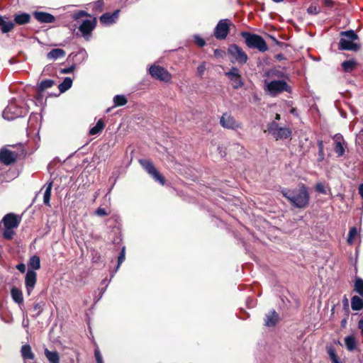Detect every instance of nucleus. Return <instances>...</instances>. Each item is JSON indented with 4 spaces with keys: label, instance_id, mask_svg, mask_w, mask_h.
<instances>
[{
    "label": "nucleus",
    "instance_id": "13d9d810",
    "mask_svg": "<svg viewBox=\"0 0 363 363\" xmlns=\"http://www.w3.org/2000/svg\"><path fill=\"white\" fill-rule=\"evenodd\" d=\"M358 191H359V195H360V196H361V197L363 199V183H362V184H361L359 186Z\"/></svg>",
    "mask_w": 363,
    "mask_h": 363
},
{
    "label": "nucleus",
    "instance_id": "bf43d9fd",
    "mask_svg": "<svg viewBox=\"0 0 363 363\" xmlns=\"http://www.w3.org/2000/svg\"><path fill=\"white\" fill-rule=\"evenodd\" d=\"M95 4H96V8L101 9L103 6V2H102V1L99 0V1H97Z\"/></svg>",
    "mask_w": 363,
    "mask_h": 363
},
{
    "label": "nucleus",
    "instance_id": "a18cd8bd",
    "mask_svg": "<svg viewBox=\"0 0 363 363\" xmlns=\"http://www.w3.org/2000/svg\"><path fill=\"white\" fill-rule=\"evenodd\" d=\"M206 70V62H202L197 67V72L200 77H201Z\"/></svg>",
    "mask_w": 363,
    "mask_h": 363
},
{
    "label": "nucleus",
    "instance_id": "c9c22d12",
    "mask_svg": "<svg viewBox=\"0 0 363 363\" xmlns=\"http://www.w3.org/2000/svg\"><path fill=\"white\" fill-rule=\"evenodd\" d=\"M128 101L123 95H116L113 98V103L115 106H122L127 104Z\"/></svg>",
    "mask_w": 363,
    "mask_h": 363
},
{
    "label": "nucleus",
    "instance_id": "423d86ee",
    "mask_svg": "<svg viewBox=\"0 0 363 363\" xmlns=\"http://www.w3.org/2000/svg\"><path fill=\"white\" fill-rule=\"evenodd\" d=\"M240 35L245 39V42L249 48L257 49L262 52L268 50L265 40L260 35L248 32H242Z\"/></svg>",
    "mask_w": 363,
    "mask_h": 363
},
{
    "label": "nucleus",
    "instance_id": "20e7f679",
    "mask_svg": "<svg viewBox=\"0 0 363 363\" xmlns=\"http://www.w3.org/2000/svg\"><path fill=\"white\" fill-rule=\"evenodd\" d=\"M340 40L338 49L340 50L357 51L359 45L354 41L358 39V35L353 30L340 32Z\"/></svg>",
    "mask_w": 363,
    "mask_h": 363
},
{
    "label": "nucleus",
    "instance_id": "412c9836",
    "mask_svg": "<svg viewBox=\"0 0 363 363\" xmlns=\"http://www.w3.org/2000/svg\"><path fill=\"white\" fill-rule=\"evenodd\" d=\"M279 318L278 314L274 310L271 311L266 315L265 325L267 327H273L277 323Z\"/></svg>",
    "mask_w": 363,
    "mask_h": 363
},
{
    "label": "nucleus",
    "instance_id": "5fc2aeb1",
    "mask_svg": "<svg viewBox=\"0 0 363 363\" xmlns=\"http://www.w3.org/2000/svg\"><path fill=\"white\" fill-rule=\"evenodd\" d=\"M308 13H318V11L316 9V7L310 6L308 9Z\"/></svg>",
    "mask_w": 363,
    "mask_h": 363
},
{
    "label": "nucleus",
    "instance_id": "a211bd4d",
    "mask_svg": "<svg viewBox=\"0 0 363 363\" xmlns=\"http://www.w3.org/2000/svg\"><path fill=\"white\" fill-rule=\"evenodd\" d=\"M272 135L277 140L286 139L291 135V130L289 128H279Z\"/></svg>",
    "mask_w": 363,
    "mask_h": 363
},
{
    "label": "nucleus",
    "instance_id": "9d476101",
    "mask_svg": "<svg viewBox=\"0 0 363 363\" xmlns=\"http://www.w3.org/2000/svg\"><path fill=\"white\" fill-rule=\"evenodd\" d=\"M140 163L145 171L150 174L156 182H159L162 185L164 184L165 180L164 177L156 169L152 162L147 160H140Z\"/></svg>",
    "mask_w": 363,
    "mask_h": 363
},
{
    "label": "nucleus",
    "instance_id": "7ed1b4c3",
    "mask_svg": "<svg viewBox=\"0 0 363 363\" xmlns=\"http://www.w3.org/2000/svg\"><path fill=\"white\" fill-rule=\"evenodd\" d=\"M21 221V217L13 213L6 214L1 220L5 228L2 233L3 238L11 240L15 235L14 229L18 227Z\"/></svg>",
    "mask_w": 363,
    "mask_h": 363
},
{
    "label": "nucleus",
    "instance_id": "338daca9",
    "mask_svg": "<svg viewBox=\"0 0 363 363\" xmlns=\"http://www.w3.org/2000/svg\"><path fill=\"white\" fill-rule=\"evenodd\" d=\"M320 155L321 157V160L323 158V151L322 150V152L319 151Z\"/></svg>",
    "mask_w": 363,
    "mask_h": 363
},
{
    "label": "nucleus",
    "instance_id": "58836bf2",
    "mask_svg": "<svg viewBox=\"0 0 363 363\" xmlns=\"http://www.w3.org/2000/svg\"><path fill=\"white\" fill-rule=\"evenodd\" d=\"M357 234H358V232H357V228L356 227L351 228L349 231V234H348L347 242L350 245L352 244L353 240L356 238Z\"/></svg>",
    "mask_w": 363,
    "mask_h": 363
},
{
    "label": "nucleus",
    "instance_id": "aec40b11",
    "mask_svg": "<svg viewBox=\"0 0 363 363\" xmlns=\"http://www.w3.org/2000/svg\"><path fill=\"white\" fill-rule=\"evenodd\" d=\"M11 296L13 301L18 303L19 306L22 305L23 303V296L22 291L15 286L12 287L11 289Z\"/></svg>",
    "mask_w": 363,
    "mask_h": 363
},
{
    "label": "nucleus",
    "instance_id": "69168bd1",
    "mask_svg": "<svg viewBox=\"0 0 363 363\" xmlns=\"http://www.w3.org/2000/svg\"><path fill=\"white\" fill-rule=\"evenodd\" d=\"M275 119L276 120H279L280 119V115L279 114H276V117H275Z\"/></svg>",
    "mask_w": 363,
    "mask_h": 363
},
{
    "label": "nucleus",
    "instance_id": "4be33fe9",
    "mask_svg": "<svg viewBox=\"0 0 363 363\" xmlns=\"http://www.w3.org/2000/svg\"><path fill=\"white\" fill-rule=\"evenodd\" d=\"M13 17L15 23L18 25H25L30 21V16L27 13H16Z\"/></svg>",
    "mask_w": 363,
    "mask_h": 363
},
{
    "label": "nucleus",
    "instance_id": "2eb2a0df",
    "mask_svg": "<svg viewBox=\"0 0 363 363\" xmlns=\"http://www.w3.org/2000/svg\"><path fill=\"white\" fill-rule=\"evenodd\" d=\"M119 10H116L112 13H105L99 18L100 23L104 26H111L116 22L119 16Z\"/></svg>",
    "mask_w": 363,
    "mask_h": 363
},
{
    "label": "nucleus",
    "instance_id": "052dcab7",
    "mask_svg": "<svg viewBox=\"0 0 363 363\" xmlns=\"http://www.w3.org/2000/svg\"><path fill=\"white\" fill-rule=\"evenodd\" d=\"M346 324H347V320L346 319L342 320V321H341V326L342 328H345Z\"/></svg>",
    "mask_w": 363,
    "mask_h": 363
},
{
    "label": "nucleus",
    "instance_id": "c03bdc74",
    "mask_svg": "<svg viewBox=\"0 0 363 363\" xmlns=\"http://www.w3.org/2000/svg\"><path fill=\"white\" fill-rule=\"evenodd\" d=\"M195 43L201 48L206 45L205 40L201 38L199 35H194V36Z\"/></svg>",
    "mask_w": 363,
    "mask_h": 363
},
{
    "label": "nucleus",
    "instance_id": "72a5a7b5",
    "mask_svg": "<svg viewBox=\"0 0 363 363\" xmlns=\"http://www.w3.org/2000/svg\"><path fill=\"white\" fill-rule=\"evenodd\" d=\"M104 128V123L101 119L99 120L96 124L89 130V134L94 135L99 134Z\"/></svg>",
    "mask_w": 363,
    "mask_h": 363
},
{
    "label": "nucleus",
    "instance_id": "864d4df0",
    "mask_svg": "<svg viewBox=\"0 0 363 363\" xmlns=\"http://www.w3.org/2000/svg\"><path fill=\"white\" fill-rule=\"evenodd\" d=\"M223 54V51H222L219 49H216L214 50V55L217 57H221Z\"/></svg>",
    "mask_w": 363,
    "mask_h": 363
},
{
    "label": "nucleus",
    "instance_id": "de8ad7c7",
    "mask_svg": "<svg viewBox=\"0 0 363 363\" xmlns=\"http://www.w3.org/2000/svg\"><path fill=\"white\" fill-rule=\"evenodd\" d=\"M94 355L97 363H104L102 356L99 350L94 351Z\"/></svg>",
    "mask_w": 363,
    "mask_h": 363
},
{
    "label": "nucleus",
    "instance_id": "ea45409f",
    "mask_svg": "<svg viewBox=\"0 0 363 363\" xmlns=\"http://www.w3.org/2000/svg\"><path fill=\"white\" fill-rule=\"evenodd\" d=\"M315 189L317 192L325 195L328 194L329 192L330 191V189L328 191L326 189L325 186L323 183H317Z\"/></svg>",
    "mask_w": 363,
    "mask_h": 363
},
{
    "label": "nucleus",
    "instance_id": "09e8293b",
    "mask_svg": "<svg viewBox=\"0 0 363 363\" xmlns=\"http://www.w3.org/2000/svg\"><path fill=\"white\" fill-rule=\"evenodd\" d=\"M95 213L99 216H104L107 215L106 211L103 208H97Z\"/></svg>",
    "mask_w": 363,
    "mask_h": 363
},
{
    "label": "nucleus",
    "instance_id": "f257e3e1",
    "mask_svg": "<svg viewBox=\"0 0 363 363\" xmlns=\"http://www.w3.org/2000/svg\"><path fill=\"white\" fill-rule=\"evenodd\" d=\"M281 194L294 207L298 208H303L309 203L308 188L304 184L300 185L295 189H282Z\"/></svg>",
    "mask_w": 363,
    "mask_h": 363
},
{
    "label": "nucleus",
    "instance_id": "3c124183",
    "mask_svg": "<svg viewBox=\"0 0 363 363\" xmlns=\"http://www.w3.org/2000/svg\"><path fill=\"white\" fill-rule=\"evenodd\" d=\"M358 328L361 331V334L363 336V318H361L358 322Z\"/></svg>",
    "mask_w": 363,
    "mask_h": 363
},
{
    "label": "nucleus",
    "instance_id": "f03ea898",
    "mask_svg": "<svg viewBox=\"0 0 363 363\" xmlns=\"http://www.w3.org/2000/svg\"><path fill=\"white\" fill-rule=\"evenodd\" d=\"M28 112L22 101L11 100L2 113L4 119L12 121L25 116Z\"/></svg>",
    "mask_w": 363,
    "mask_h": 363
},
{
    "label": "nucleus",
    "instance_id": "e433bc0d",
    "mask_svg": "<svg viewBox=\"0 0 363 363\" xmlns=\"http://www.w3.org/2000/svg\"><path fill=\"white\" fill-rule=\"evenodd\" d=\"M327 352L332 363H340L334 347H328Z\"/></svg>",
    "mask_w": 363,
    "mask_h": 363
},
{
    "label": "nucleus",
    "instance_id": "f8f14e48",
    "mask_svg": "<svg viewBox=\"0 0 363 363\" xmlns=\"http://www.w3.org/2000/svg\"><path fill=\"white\" fill-rule=\"evenodd\" d=\"M220 125L226 129L236 130L242 128V123L237 121L230 113H224L220 118Z\"/></svg>",
    "mask_w": 363,
    "mask_h": 363
},
{
    "label": "nucleus",
    "instance_id": "9b49d317",
    "mask_svg": "<svg viewBox=\"0 0 363 363\" xmlns=\"http://www.w3.org/2000/svg\"><path fill=\"white\" fill-rule=\"evenodd\" d=\"M225 75L232 83V86L235 89L241 88L244 83L240 72V70L236 67H233L228 72H225Z\"/></svg>",
    "mask_w": 363,
    "mask_h": 363
},
{
    "label": "nucleus",
    "instance_id": "a878e982",
    "mask_svg": "<svg viewBox=\"0 0 363 363\" xmlns=\"http://www.w3.org/2000/svg\"><path fill=\"white\" fill-rule=\"evenodd\" d=\"M44 353L50 363H60V355L57 351H50L45 348Z\"/></svg>",
    "mask_w": 363,
    "mask_h": 363
},
{
    "label": "nucleus",
    "instance_id": "e2e57ef3",
    "mask_svg": "<svg viewBox=\"0 0 363 363\" xmlns=\"http://www.w3.org/2000/svg\"><path fill=\"white\" fill-rule=\"evenodd\" d=\"M343 303H344L345 306H348V300L346 297H345V298L343 300Z\"/></svg>",
    "mask_w": 363,
    "mask_h": 363
},
{
    "label": "nucleus",
    "instance_id": "774afa93",
    "mask_svg": "<svg viewBox=\"0 0 363 363\" xmlns=\"http://www.w3.org/2000/svg\"><path fill=\"white\" fill-rule=\"evenodd\" d=\"M35 308H38V304L35 306Z\"/></svg>",
    "mask_w": 363,
    "mask_h": 363
},
{
    "label": "nucleus",
    "instance_id": "f704fd0d",
    "mask_svg": "<svg viewBox=\"0 0 363 363\" xmlns=\"http://www.w3.org/2000/svg\"><path fill=\"white\" fill-rule=\"evenodd\" d=\"M354 290L361 296L363 297V279L357 277L354 280Z\"/></svg>",
    "mask_w": 363,
    "mask_h": 363
},
{
    "label": "nucleus",
    "instance_id": "0eeeda50",
    "mask_svg": "<svg viewBox=\"0 0 363 363\" xmlns=\"http://www.w3.org/2000/svg\"><path fill=\"white\" fill-rule=\"evenodd\" d=\"M228 54L230 57V62L232 63L245 65L248 60V57L243 51L242 48L236 44H233L229 46L228 49Z\"/></svg>",
    "mask_w": 363,
    "mask_h": 363
},
{
    "label": "nucleus",
    "instance_id": "1a4fd4ad",
    "mask_svg": "<svg viewBox=\"0 0 363 363\" xmlns=\"http://www.w3.org/2000/svg\"><path fill=\"white\" fill-rule=\"evenodd\" d=\"M149 73L153 78L160 81L168 82L172 79V76L169 72L159 65L150 66L149 68Z\"/></svg>",
    "mask_w": 363,
    "mask_h": 363
},
{
    "label": "nucleus",
    "instance_id": "473e14b6",
    "mask_svg": "<svg viewBox=\"0 0 363 363\" xmlns=\"http://www.w3.org/2000/svg\"><path fill=\"white\" fill-rule=\"evenodd\" d=\"M28 267L33 271L39 269L40 268V257L37 255L32 256L29 259Z\"/></svg>",
    "mask_w": 363,
    "mask_h": 363
},
{
    "label": "nucleus",
    "instance_id": "dca6fc26",
    "mask_svg": "<svg viewBox=\"0 0 363 363\" xmlns=\"http://www.w3.org/2000/svg\"><path fill=\"white\" fill-rule=\"evenodd\" d=\"M33 14L34 18L41 23H50L55 21V16L47 12L35 11Z\"/></svg>",
    "mask_w": 363,
    "mask_h": 363
},
{
    "label": "nucleus",
    "instance_id": "79ce46f5",
    "mask_svg": "<svg viewBox=\"0 0 363 363\" xmlns=\"http://www.w3.org/2000/svg\"><path fill=\"white\" fill-rule=\"evenodd\" d=\"M89 16V15L88 14L87 12H86L84 11H79L73 14L72 18L74 20L78 21L80 18H82V17Z\"/></svg>",
    "mask_w": 363,
    "mask_h": 363
},
{
    "label": "nucleus",
    "instance_id": "7c9ffc66",
    "mask_svg": "<svg viewBox=\"0 0 363 363\" xmlns=\"http://www.w3.org/2000/svg\"><path fill=\"white\" fill-rule=\"evenodd\" d=\"M264 75L269 79H282L284 77L285 74L284 72L279 70L277 69H272L267 71Z\"/></svg>",
    "mask_w": 363,
    "mask_h": 363
},
{
    "label": "nucleus",
    "instance_id": "4468645a",
    "mask_svg": "<svg viewBox=\"0 0 363 363\" xmlns=\"http://www.w3.org/2000/svg\"><path fill=\"white\" fill-rule=\"evenodd\" d=\"M37 281V274L33 270L29 269L26 274L25 277V285L26 288V291L28 295L29 296L34 289Z\"/></svg>",
    "mask_w": 363,
    "mask_h": 363
},
{
    "label": "nucleus",
    "instance_id": "4d7b16f0",
    "mask_svg": "<svg viewBox=\"0 0 363 363\" xmlns=\"http://www.w3.org/2000/svg\"><path fill=\"white\" fill-rule=\"evenodd\" d=\"M324 4L326 6L330 7L333 4V0H324Z\"/></svg>",
    "mask_w": 363,
    "mask_h": 363
},
{
    "label": "nucleus",
    "instance_id": "a19ab883",
    "mask_svg": "<svg viewBox=\"0 0 363 363\" xmlns=\"http://www.w3.org/2000/svg\"><path fill=\"white\" fill-rule=\"evenodd\" d=\"M125 247H123V248L121 249V251L118 257V265L116 267V272L118 269L121 264L125 260Z\"/></svg>",
    "mask_w": 363,
    "mask_h": 363
},
{
    "label": "nucleus",
    "instance_id": "6e6d98bb",
    "mask_svg": "<svg viewBox=\"0 0 363 363\" xmlns=\"http://www.w3.org/2000/svg\"><path fill=\"white\" fill-rule=\"evenodd\" d=\"M28 325H29L28 319L23 318V321H22L23 327L25 328H28Z\"/></svg>",
    "mask_w": 363,
    "mask_h": 363
},
{
    "label": "nucleus",
    "instance_id": "4c0bfd02",
    "mask_svg": "<svg viewBox=\"0 0 363 363\" xmlns=\"http://www.w3.org/2000/svg\"><path fill=\"white\" fill-rule=\"evenodd\" d=\"M55 84V82L54 80L52 79H45V80H43L40 82V85H39V89L41 90V91H43L45 89H49L50 87H52Z\"/></svg>",
    "mask_w": 363,
    "mask_h": 363
},
{
    "label": "nucleus",
    "instance_id": "6ab92c4d",
    "mask_svg": "<svg viewBox=\"0 0 363 363\" xmlns=\"http://www.w3.org/2000/svg\"><path fill=\"white\" fill-rule=\"evenodd\" d=\"M65 55L66 52L64 50L61 48H54L47 54V58L49 60L55 61L57 59L64 57Z\"/></svg>",
    "mask_w": 363,
    "mask_h": 363
},
{
    "label": "nucleus",
    "instance_id": "ddd939ff",
    "mask_svg": "<svg viewBox=\"0 0 363 363\" xmlns=\"http://www.w3.org/2000/svg\"><path fill=\"white\" fill-rule=\"evenodd\" d=\"M96 18H93L91 19L84 20L79 25V30L85 40H89L91 35V32L96 26Z\"/></svg>",
    "mask_w": 363,
    "mask_h": 363
},
{
    "label": "nucleus",
    "instance_id": "37998d69",
    "mask_svg": "<svg viewBox=\"0 0 363 363\" xmlns=\"http://www.w3.org/2000/svg\"><path fill=\"white\" fill-rule=\"evenodd\" d=\"M279 128L277 123L275 121L269 123L267 125V129L270 134H272Z\"/></svg>",
    "mask_w": 363,
    "mask_h": 363
},
{
    "label": "nucleus",
    "instance_id": "f3484780",
    "mask_svg": "<svg viewBox=\"0 0 363 363\" xmlns=\"http://www.w3.org/2000/svg\"><path fill=\"white\" fill-rule=\"evenodd\" d=\"M16 159V155L9 150H1L0 151V161L4 164L9 165L14 162Z\"/></svg>",
    "mask_w": 363,
    "mask_h": 363
},
{
    "label": "nucleus",
    "instance_id": "603ef678",
    "mask_svg": "<svg viewBox=\"0 0 363 363\" xmlns=\"http://www.w3.org/2000/svg\"><path fill=\"white\" fill-rule=\"evenodd\" d=\"M275 58L279 60V61H281V60H284L286 59L285 56L284 54L282 53H279V54H277L275 55Z\"/></svg>",
    "mask_w": 363,
    "mask_h": 363
},
{
    "label": "nucleus",
    "instance_id": "8fccbe9b",
    "mask_svg": "<svg viewBox=\"0 0 363 363\" xmlns=\"http://www.w3.org/2000/svg\"><path fill=\"white\" fill-rule=\"evenodd\" d=\"M16 269L21 273L26 272V265L23 263H20L16 265Z\"/></svg>",
    "mask_w": 363,
    "mask_h": 363
},
{
    "label": "nucleus",
    "instance_id": "393cba45",
    "mask_svg": "<svg viewBox=\"0 0 363 363\" xmlns=\"http://www.w3.org/2000/svg\"><path fill=\"white\" fill-rule=\"evenodd\" d=\"M345 347L350 352H352L357 349V342L353 335H348L345 337Z\"/></svg>",
    "mask_w": 363,
    "mask_h": 363
},
{
    "label": "nucleus",
    "instance_id": "39448f33",
    "mask_svg": "<svg viewBox=\"0 0 363 363\" xmlns=\"http://www.w3.org/2000/svg\"><path fill=\"white\" fill-rule=\"evenodd\" d=\"M264 91L271 96H277L283 91L289 92L290 86L284 79H264Z\"/></svg>",
    "mask_w": 363,
    "mask_h": 363
},
{
    "label": "nucleus",
    "instance_id": "5701e85b",
    "mask_svg": "<svg viewBox=\"0 0 363 363\" xmlns=\"http://www.w3.org/2000/svg\"><path fill=\"white\" fill-rule=\"evenodd\" d=\"M21 353L24 362H26L27 359H33L35 357L29 345H23L21 347Z\"/></svg>",
    "mask_w": 363,
    "mask_h": 363
},
{
    "label": "nucleus",
    "instance_id": "6e6552de",
    "mask_svg": "<svg viewBox=\"0 0 363 363\" xmlns=\"http://www.w3.org/2000/svg\"><path fill=\"white\" fill-rule=\"evenodd\" d=\"M233 23L230 19L224 18L218 21L214 28V36L218 40H225L228 35L230 26Z\"/></svg>",
    "mask_w": 363,
    "mask_h": 363
},
{
    "label": "nucleus",
    "instance_id": "2f4dec72",
    "mask_svg": "<svg viewBox=\"0 0 363 363\" xmlns=\"http://www.w3.org/2000/svg\"><path fill=\"white\" fill-rule=\"evenodd\" d=\"M72 79L70 77H65L62 83H60L58 86V89L60 93H64L67 91L72 87Z\"/></svg>",
    "mask_w": 363,
    "mask_h": 363
},
{
    "label": "nucleus",
    "instance_id": "c85d7f7f",
    "mask_svg": "<svg viewBox=\"0 0 363 363\" xmlns=\"http://www.w3.org/2000/svg\"><path fill=\"white\" fill-rule=\"evenodd\" d=\"M0 27L3 33L10 32L14 27V23L11 21L6 22L4 18L0 16Z\"/></svg>",
    "mask_w": 363,
    "mask_h": 363
},
{
    "label": "nucleus",
    "instance_id": "680f3d73",
    "mask_svg": "<svg viewBox=\"0 0 363 363\" xmlns=\"http://www.w3.org/2000/svg\"><path fill=\"white\" fill-rule=\"evenodd\" d=\"M318 147H319V150L320 152H322V150H323V142L322 141H319L318 142Z\"/></svg>",
    "mask_w": 363,
    "mask_h": 363
},
{
    "label": "nucleus",
    "instance_id": "b1692460",
    "mask_svg": "<svg viewBox=\"0 0 363 363\" xmlns=\"http://www.w3.org/2000/svg\"><path fill=\"white\" fill-rule=\"evenodd\" d=\"M334 138L335 140V152L338 157H341L345 154V148L340 141L342 136L340 134H336Z\"/></svg>",
    "mask_w": 363,
    "mask_h": 363
},
{
    "label": "nucleus",
    "instance_id": "c756f323",
    "mask_svg": "<svg viewBox=\"0 0 363 363\" xmlns=\"http://www.w3.org/2000/svg\"><path fill=\"white\" fill-rule=\"evenodd\" d=\"M52 187V182L47 184L45 185V189L43 194V203L45 205L48 206H50V197H51V191Z\"/></svg>",
    "mask_w": 363,
    "mask_h": 363
},
{
    "label": "nucleus",
    "instance_id": "0e129e2a",
    "mask_svg": "<svg viewBox=\"0 0 363 363\" xmlns=\"http://www.w3.org/2000/svg\"><path fill=\"white\" fill-rule=\"evenodd\" d=\"M272 1L275 2V3H281L284 0H272Z\"/></svg>",
    "mask_w": 363,
    "mask_h": 363
},
{
    "label": "nucleus",
    "instance_id": "cd10ccee",
    "mask_svg": "<svg viewBox=\"0 0 363 363\" xmlns=\"http://www.w3.org/2000/svg\"><path fill=\"white\" fill-rule=\"evenodd\" d=\"M342 68L345 72H352L357 65V62L355 60L352 59L349 60L344 61L342 63Z\"/></svg>",
    "mask_w": 363,
    "mask_h": 363
},
{
    "label": "nucleus",
    "instance_id": "49530a36",
    "mask_svg": "<svg viewBox=\"0 0 363 363\" xmlns=\"http://www.w3.org/2000/svg\"><path fill=\"white\" fill-rule=\"evenodd\" d=\"M75 69V65H72L69 67L61 69L60 72L61 74H69L72 73Z\"/></svg>",
    "mask_w": 363,
    "mask_h": 363
},
{
    "label": "nucleus",
    "instance_id": "bb28decb",
    "mask_svg": "<svg viewBox=\"0 0 363 363\" xmlns=\"http://www.w3.org/2000/svg\"><path fill=\"white\" fill-rule=\"evenodd\" d=\"M351 308L353 311H360L363 308V297L354 296L351 298Z\"/></svg>",
    "mask_w": 363,
    "mask_h": 363
}]
</instances>
